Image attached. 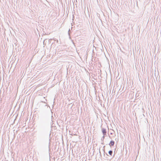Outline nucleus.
<instances>
[{
  "instance_id": "1",
  "label": "nucleus",
  "mask_w": 161,
  "mask_h": 161,
  "mask_svg": "<svg viewBox=\"0 0 161 161\" xmlns=\"http://www.w3.org/2000/svg\"><path fill=\"white\" fill-rule=\"evenodd\" d=\"M102 132L103 133V135H106V131L105 129H102Z\"/></svg>"
},
{
  "instance_id": "2",
  "label": "nucleus",
  "mask_w": 161,
  "mask_h": 161,
  "mask_svg": "<svg viewBox=\"0 0 161 161\" xmlns=\"http://www.w3.org/2000/svg\"><path fill=\"white\" fill-rule=\"evenodd\" d=\"M114 141H111L110 142L109 145H110V146H113L114 145Z\"/></svg>"
},
{
  "instance_id": "3",
  "label": "nucleus",
  "mask_w": 161,
  "mask_h": 161,
  "mask_svg": "<svg viewBox=\"0 0 161 161\" xmlns=\"http://www.w3.org/2000/svg\"><path fill=\"white\" fill-rule=\"evenodd\" d=\"M108 153L110 155H111L112 153V151H109Z\"/></svg>"
}]
</instances>
